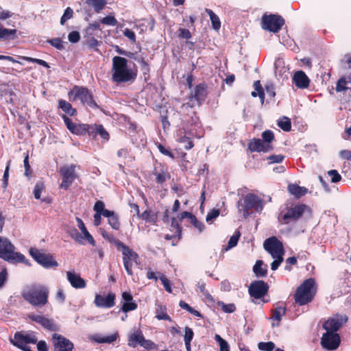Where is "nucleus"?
I'll return each instance as SVG.
<instances>
[{"mask_svg":"<svg viewBox=\"0 0 351 351\" xmlns=\"http://www.w3.org/2000/svg\"><path fill=\"white\" fill-rule=\"evenodd\" d=\"M104 217L108 218V223L112 229L114 230H119L121 228V222L117 213L113 210L106 209L104 213Z\"/></svg>","mask_w":351,"mask_h":351,"instance_id":"nucleus-24","label":"nucleus"},{"mask_svg":"<svg viewBox=\"0 0 351 351\" xmlns=\"http://www.w3.org/2000/svg\"><path fill=\"white\" fill-rule=\"evenodd\" d=\"M115 294L109 293L106 296L97 294L95 298L94 303L99 308H111L115 304Z\"/></svg>","mask_w":351,"mask_h":351,"instance_id":"nucleus-21","label":"nucleus"},{"mask_svg":"<svg viewBox=\"0 0 351 351\" xmlns=\"http://www.w3.org/2000/svg\"><path fill=\"white\" fill-rule=\"evenodd\" d=\"M144 336L141 330H137L128 335V346L130 348H136L141 345Z\"/></svg>","mask_w":351,"mask_h":351,"instance_id":"nucleus-27","label":"nucleus"},{"mask_svg":"<svg viewBox=\"0 0 351 351\" xmlns=\"http://www.w3.org/2000/svg\"><path fill=\"white\" fill-rule=\"evenodd\" d=\"M178 142L180 143L184 144V149L186 150H189L194 147V143L191 138L186 136V135L180 136L178 139Z\"/></svg>","mask_w":351,"mask_h":351,"instance_id":"nucleus-43","label":"nucleus"},{"mask_svg":"<svg viewBox=\"0 0 351 351\" xmlns=\"http://www.w3.org/2000/svg\"><path fill=\"white\" fill-rule=\"evenodd\" d=\"M308 206L304 204H291L287 206V212L282 216V223L288 224L291 221H298L304 214Z\"/></svg>","mask_w":351,"mask_h":351,"instance_id":"nucleus-12","label":"nucleus"},{"mask_svg":"<svg viewBox=\"0 0 351 351\" xmlns=\"http://www.w3.org/2000/svg\"><path fill=\"white\" fill-rule=\"evenodd\" d=\"M67 129L73 134L84 135L88 134L90 137L97 136V125H89L86 123H75L66 115L62 117Z\"/></svg>","mask_w":351,"mask_h":351,"instance_id":"nucleus-7","label":"nucleus"},{"mask_svg":"<svg viewBox=\"0 0 351 351\" xmlns=\"http://www.w3.org/2000/svg\"><path fill=\"white\" fill-rule=\"evenodd\" d=\"M141 346L143 347L146 350H152V349H157L158 346L154 343L152 341L149 339H145L143 338V342Z\"/></svg>","mask_w":351,"mask_h":351,"instance_id":"nucleus-61","label":"nucleus"},{"mask_svg":"<svg viewBox=\"0 0 351 351\" xmlns=\"http://www.w3.org/2000/svg\"><path fill=\"white\" fill-rule=\"evenodd\" d=\"M86 3L93 7L95 12H100L107 4L106 0H86Z\"/></svg>","mask_w":351,"mask_h":351,"instance_id":"nucleus-39","label":"nucleus"},{"mask_svg":"<svg viewBox=\"0 0 351 351\" xmlns=\"http://www.w3.org/2000/svg\"><path fill=\"white\" fill-rule=\"evenodd\" d=\"M208 86L204 82L199 83L195 87L194 90L190 95V100L195 101L196 104L199 106L206 100L208 96Z\"/></svg>","mask_w":351,"mask_h":351,"instance_id":"nucleus-19","label":"nucleus"},{"mask_svg":"<svg viewBox=\"0 0 351 351\" xmlns=\"http://www.w3.org/2000/svg\"><path fill=\"white\" fill-rule=\"evenodd\" d=\"M206 12L210 16V19L211 21L213 29L215 30H219L221 27V21L218 16L213 10L210 9H206Z\"/></svg>","mask_w":351,"mask_h":351,"instance_id":"nucleus-40","label":"nucleus"},{"mask_svg":"<svg viewBox=\"0 0 351 351\" xmlns=\"http://www.w3.org/2000/svg\"><path fill=\"white\" fill-rule=\"evenodd\" d=\"M247 149L251 152H271L261 138H253L247 143Z\"/></svg>","mask_w":351,"mask_h":351,"instance_id":"nucleus-23","label":"nucleus"},{"mask_svg":"<svg viewBox=\"0 0 351 351\" xmlns=\"http://www.w3.org/2000/svg\"><path fill=\"white\" fill-rule=\"evenodd\" d=\"M278 126L285 132H289L291 130V119L287 117H282L277 123Z\"/></svg>","mask_w":351,"mask_h":351,"instance_id":"nucleus-41","label":"nucleus"},{"mask_svg":"<svg viewBox=\"0 0 351 351\" xmlns=\"http://www.w3.org/2000/svg\"><path fill=\"white\" fill-rule=\"evenodd\" d=\"M253 272L258 278L265 277L267 274V267L262 260H258L253 266Z\"/></svg>","mask_w":351,"mask_h":351,"instance_id":"nucleus-33","label":"nucleus"},{"mask_svg":"<svg viewBox=\"0 0 351 351\" xmlns=\"http://www.w3.org/2000/svg\"><path fill=\"white\" fill-rule=\"evenodd\" d=\"M269 285L263 280L253 281L249 286L248 292L251 297L260 299L267 294Z\"/></svg>","mask_w":351,"mask_h":351,"instance_id":"nucleus-18","label":"nucleus"},{"mask_svg":"<svg viewBox=\"0 0 351 351\" xmlns=\"http://www.w3.org/2000/svg\"><path fill=\"white\" fill-rule=\"evenodd\" d=\"M16 29H7L0 23V40H14L16 38Z\"/></svg>","mask_w":351,"mask_h":351,"instance_id":"nucleus-35","label":"nucleus"},{"mask_svg":"<svg viewBox=\"0 0 351 351\" xmlns=\"http://www.w3.org/2000/svg\"><path fill=\"white\" fill-rule=\"evenodd\" d=\"M293 82L295 86L300 89L308 88L310 84L308 77L302 71H298L294 73L293 76Z\"/></svg>","mask_w":351,"mask_h":351,"instance_id":"nucleus-22","label":"nucleus"},{"mask_svg":"<svg viewBox=\"0 0 351 351\" xmlns=\"http://www.w3.org/2000/svg\"><path fill=\"white\" fill-rule=\"evenodd\" d=\"M14 245L5 237H0V258L11 263H22L29 265V263L25 256L20 253L14 252Z\"/></svg>","mask_w":351,"mask_h":351,"instance_id":"nucleus-5","label":"nucleus"},{"mask_svg":"<svg viewBox=\"0 0 351 351\" xmlns=\"http://www.w3.org/2000/svg\"><path fill=\"white\" fill-rule=\"evenodd\" d=\"M261 136V140L264 143L265 145H266L270 151H272L274 149V147L271 143L275 140L274 132L270 130H267L263 132Z\"/></svg>","mask_w":351,"mask_h":351,"instance_id":"nucleus-36","label":"nucleus"},{"mask_svg":"<svg viewBox=\"0 0 351 351\" xmlns=\"http://www.w3.org/2000/svg\"><path fill=\"white\" fill-rule=\"evenodd\" d=\"M157 147L162 154L167 156L172 159L175 158L173 154L171 152L169 148H166L160 143H157Z\"/></svg>","mask_w":351,"mask_h":351,"instance_id":"nucleus-58","label":"nucleus"},{"mask_svg":"<svg viewBox=\"0 0 351 351\" xmlns=\"http://www.w3.org/2000/svg\"><path fill=\"white\" fill-rule=\"evenodd\" d=\"M45 190V186L43 182H36L34 189V195L35 199H40V195L43 191Z\"/></svg>","mask_w":351,"mask_h":351,"instance_id":"nucleus-45","label":"nucleus"},{"mask_svg":"<svg viewBox=\"0 0 351 351\" xmlns=\"http://www.w3.org/2000/svg\"><path fill=\"white\" fill-rule=\"evenodd\" d=\"M177 36L179 39H189L192 36L189 29L180 27L177 30Z\"/></svg>","mask_w":351,"mask_h":351,"instance_id":"nucleus-51","label":"nucleus"},{"mask_svg":"<svg viewBox=\"0 0 351 351\" xmlns=\"http://www.w3.org/2000/svg\"><path fill=\"white\" fill-rule=\"evenodd\" d=\"M122 254H123V260H127V261H133L134 262L136 263L139 256L138 254L133 251L131 248H130L128 246L125 245L124 243L121 246Z\"/></svg>","mask_w":351,"mask_h":351,"instance_id":"nucleus-32","label":"nucleus"},{"mask_svg":"<svg viewBox=\"0 0 351 351\" xmlns=\"http://www.w3.org/2000/svg\"><path fill=\"white\" fill-rule=\"evenodd\" d=\"M219 305L221 306L222 311L227 313H233L236 310V306L232 303L225 304L223 302H219Z\"/></svg>","mask_w":351,"mask_h":351,"instance_id":"nucleus-55","label":"nucleus"},{"mask_svg":"<svg viewBox=\"0 0 351 351\" xmlns=\"http://www.w3.org/2000/svg\"><path fill=\"white\" fill-rule=\"evenodd\" d=\"M159 274V278L160 280H161L163 286H164V288L165 289L169 292V293H171L172 292V289H171V282L169 281V280L162 274H160V273H158Z\"/></svg>","mask_w":351,"mask_h":351,"instance_id":"nucleus-56","label":"nucleus"},{"mask_svg":"<svg viewBox=\"0 0 351 351\" xmlns=\"http://www.w3.org/2000/svg\"><path fill=\"white\" fill-rule=\"evenodd\" d=\"M152 174L155 176L156 182L160 184H162L171 178L170 173L165 169H161L160 171L155 169L152 171Z\"/></svg>","mask_w":351,"mask_h":351,"instance_id":"nucleus-34","label":"nucleus"},{"mask_svg":"<svg viewBox=\"0 0 351 351\" xmlns=\"http://www.w3.org/2000/svg\"><path fill=\"white\" fill-rule=\"evenodd\" d=\"M327 173L330 177V181L332 183H337L342 179L341 176L335 169L329 170Z\"/></svg>","mask_w":351,"mask_h":351,"instance_id":"nucleus-49","label":"nucleus"},{"mask_svg":"<svg viewBox=\"0 0 351 351\" xmlns=\"http://www.w3.org/2000/svg\"><path fill=\"white\" fill-rule=\"evenodd\" d=\"M54 351H73V343L62 335L53 333L51 337Z\"/></svg>","mask_w":351,"mask_h":351,"instance_id":"nucleus-17","label":"nucleus"},{"mask_svg":"<svg viewBox=\"0 0 351 351\" xmlns=\"http://www.w3.org/2000/svg\"><path fill=\"white\" fill-rule=\"evenodd\" d=\"M11 164V160H8L7 162V165L5 169V171L3 176V184L2 186L3 189H6L8 184V178H9V170H10V166Z\"/></svg>","mask_w":351,"mask_h":351,"instance_id":"nucleus-57","label":"nucleus"},{"mask_svg":"<svg viewBox=\"0 0 351 351\" xmlns=\"http://www.w3.org/2000/svg\"><path fill=\"white\" fill-rule=\"evenodd\" d=\"M139 217L146 223L156 225L158 221V212H155L150 208H147L139 215Z\"/></svg>","mask_w":351,"mask_h":351,"instance_id":"nucleus-28","label":"nucleus"},{"mask_svg":"<svg viewBox=\"0 0 351 351\" xmlns=\"http://www.w3.org/2000/svg\"><path fill=\"white\" fill-rule=\"evenodd\" d=\"M156 317L158 320H167L170 322H172L171 317L167 313L166 308L160 306L159 308L156 309Z\"/></svg>","mask_w":351,"mask_h":351,"instance_id":"nucleus-42","label":"nucleus"},{"mask_svg":"<svg viewBox=\"0 0 351 351\" xmlns=\"http://www.w3.org/2000/svg\"><path fill=\"white\" fill-rule=\"evenodd\" d=\"M262 204L263 200L256 195L254 193H248L245 196L243 202L239 204L238 208L240 212L243 213L244 216L246 217L249 215V210L255 206L262 208Z\"/></svg>","mask_w":351,"mask_h":351,"instance_id":"nucleus-13","label":"nucleus"},{"mask_svg":"<svg viewBox=\"0 0 351 351\" xmlns=\"http://www.w3.org/2000/svg\"><path fill=\"white\" fill-rule=\"evenodd\" d=\"M263 247L274 258V261L271 263V270H276L284 260L285 250L282 243L276 237H271L264 241Z\"/></svg>","mask_w":351,"mask_h":351,"instance_id":"nucleus-4","label":"nucleus"},{"mask_svg":"<svg viewBox=\"0 0 351 351\" xmlns=\"http://www.w3.org/2000/svg\"><path fill=\"white\" fill-rule=\"evenodd\" d=\"M215 339L219 343V351H230V347L228 342L223 339L219 335L216 334Z\"/></svg>","mask_w":351,"mask_h":351,"instance_id":"nucleus-46","label":"nucleus"},{"mask_svg":"<svg viewBox=\"0 0 351 351\" xmlns=\"http://www.w3.org/2000/svg\"><path fill=\"white\" fill-rule=\"evenodd\" d=\"M101 23L106 25L115 26L117 25V20L114 16H107L100 20Z\"/></svg>","mask_w":351,"mask_h":351,"instance_id":"nucleus-50","label":"nucleus"},{"mask_svg":"<svg viewBox=\"0 0 351 351\" xmlns=\"http://www.w3.org/2000/svg\"><path fill=\"white\" fill-rule=\"evenodd\" d=\"M58 108L59 109H61L62 112H64V114H68L69 116L73 117L75 116L77 114V110L75 108H73L72 105L64 99H59L58 101Z\"/></svg>","mask_w":351,"mask_h":351,"instance_id":"nucleus-30","label":"nucleus"},{"mask_svg":"<svg viewBox=\"0 0 351 351\" xmlns=\"http://www.w3.org/2000/svg\"><path fill=\"white\" fill-rule=\"evenodd\" d=\"M258 348L261 351H272L275 348V343L272 341L259 342Z\"/></svg>","mask_w":351,"mask_h":351,"instance_id":"nucleus-47","label":"nucleus"},{"mask_svg":"<svg viewBox=\"0 0 351 351\" xmlns=\"http://www.w3.org/2000/svg\"><path fill=\"white\" fill-rule=\"evenodd\" d=\"M93 210L95 212L93 216L94 225L95 226H99L101 223V215L104 216V213L106 210L104 202L101 200H97L93 206Z\"/></svg>","mask_w":351,"mask_h":351,"instance_id":"nucleus-25","label":"nucleus"},{"mask_svg":"<svg viewBox=\"0 0 351 351\" xmlns=\"http://www.w3.org/2000/svg\"><path fill=\"white\" fill-rule=\"evenodd\" d=\"M10 342L23 351H33L28 346L29 343L37 344L38 351H48L46 342L43 340L38 341L36 337L34 334L25 335L21 332H16L14 334V339H10Z\"/></svg>","mask_w":351,"mask_h":351,"instance_id":"nucleus-3","label":"nucleus"},{"mask_svg":"<svg viewBox=\"0 0 351 351\" xmlns=\"http://www.w3.org/2000/svg\"><path fill=\"white\" fill-rule=\"evenodd\" d=\"M315 284V282L313 278H308L305 280L298 287L294 294V299L296 304L300 306H303L313 300L315 295V293L313 291V288Z\"/></svg>","mask_w":351,"mask_h":351,"instance_id":"nucleus-6","label":"nucleus"},{"mask_svg":"<svg viewBox=\"0 0 351 351\" xmlns=\"http://www.w3.org/2000/svg\"><path fill=\"white\" fill-rule=\"evenodd\" d=\"M341 343V338L338 333L326 331L321 338L322 346L327 350L337 349Z\"/></svg>","mask_w":351,"mask_h":351,"instance_id":"nucleus-16","label":"nucleus"},{"mask_svg":"<svg viewBox=\"0 0 351 351\" xmlns=\"http://www.w3.org/2000/svg\"><path fill=\"white\" fill-rule=\"evenodd\" d=\"M287 190L290 194L295 198L299 199L304 196L308 193V189L304 186H300L297 184H290L287 186Z\"/></svg>","mask_w":351,"mask_h":351,"instance_id":"nucleus-29","label":"nucleus"},{"mask_svg":"<svg viewBox=\"0 0 351 351\" xmlns=\"http://www.w3.org/2000/svg\"><path fill=\"white\" fill-rule=\"evenodd\" d=\"M190 222L199 230V232H202L205 228L204 224L202 221H199L195 215L190 220Z\"/></svg>","mask_w":351,"mask_h":351,"instance_id":"nucleus-59","label":"nucleus"},{"mask_svg":"<svg viewBox=\"0 0 351 351\" xmlns=\"http://www.w3.org/2000/svg\"><path fill=\"white\" fill-rule=\"evenodd\" d=\"M101 234L104 239L107 240L108 242L113 243L117 247V249H120L121 246L123 244V242L116 239L112 234L109 233L104 229L101 230Z\"/></svg>","mask_w":351,"mask_h":351,"instance_id":"nucleus-38","label":"nucleus"},{"mask_svg":"<svg viewBox=\"0 0 351 351\" xmlns=\"http://www.w3.org/2000/svg\"><path fill=\"white\" fill-rule=\"evenodd\" d=\"M66 276L69 282L73 287L75 289H82L86 287L85 280L74 271H67Z\"/></svg>","mask_w":351,"mask_h":351,"instance_id":"nucleus-26","label":"nucleus"},{"mask_svg":"<svg viewBox=\"0 0 351 351\" xmlns=\"http://www.w3.org/2000/svg\"><path fill=\"white\" fill-rule=\"evenodd\" d=\"M97 134H99L103 139L107 141L110 137L108 132L106 130L102 125H97Z\"/></svg>","mask_w":351,"mask_h":351,"instance_id":"nucleus-62","label":"nucleus"},{"mask_svg":"<svg viewBox=\"0 0 351 351\" xmlns=\"http://www.w3.org/2000/svg\"><path fill=\"white\" fill-rule=\"evenodd\" d=\"M76 166L74 164L69 165H64L59 170L60 175L62 178V182L60 188L67 190L78 178L75 171Z\"/></svg>","mask_w":351,"mask_h":351,"instance_id":"nucleus-11","label":"nucleus"},{"mask_svg":"<svg viewBox=\"0 0 351 351\" xmlns=\"http://www.w3.org/2000/svg\"><path fill=\"white\" fill-rule=\"evenodd\" d=\"M24 167H25V176L27 177H30L32 173V171L31 169V167L29 162V154L28 152L25 153L24 157Z\"/></svg>","mask_w":351,"mask_h":351,"instance_id":"nucleus-53","label":"nucleus"},{"mask_svg":"<svg viewBox=\"0 0 351 351\" xmlns=\"http://www.w3.org/2000/svg\"><path fill=\"white\" fill-rule=\"evenodd\" d=\"M285 23V19L278 14H265L261 18V27L272 33H278Z\"/></svg>","mask_w":351,"mask_h":351,"instance_id":"nucleus-8","label":"nucleus"},{"mask_svg":"<svg viewBox=\"0 0 351 351\" xmlns=\"http://www.w3.org/2000/svg\"><path fill=\"white\" fill-rule=\"evenodd\" d=\"M73 10L70 7H68L64 10L63 15L60 19V24L64 25L65 23L69 20L73 18Z\"/></svg>","mask_w":351,"mask_h":351,"instance_id":"nucleus-48","label":"nucleus"},{"mask_svg":"<svg viewBox=\"0 0 351 351\" xmlns=\"http://www.w3.org/2000/svg\"><path fill=\"white\" fill-rule=\"evenodd\" d=\"M73 95H74V100L78 99L82 103L88 105L93 109L99 108V106L94 100L93 94L87 88L75 86L73 89L69 92V97Z\"/></svg>","mask_w":351,"mask_h":351,"instance_id":"nucleus-9","label":"nucleus"},{"mask_svg":"<svg viewBox=\"0 0 351 351\" xmlns=\"http://www.w3.org/2000/svg\"><path fill=\"white\" fill-rule=\"evenodd\" d=\"M117 156L119 158L123 160H126L128 158H132V156L130 154V149L127 148H123L118 151Z\"/></svg>","mask_w":351,"mask_h":351,"instance_id":"nucleus-60","label":"nucleus"},{"mask_svg":"<svg viewBox=\"0 0 351 351\" xmlns=\"http://www.w3.org/2000/svg\"><path fill=\"white\" fill-rule=\"evenodd\" d=\"M47 43L58 50H62L64 48L62 40L59 38L48 40Z\"/></svg>","mask_w":351,"mask_h":351,"instance_id":"nucleus-54","label":"nucleus"},{"mask_svg":"<svg viewBox=\"0 0 351 351\" xmlns=\"http://www.w3.org/2000/svg\"><path fill=\"white\" fill-rule=\"evenodd\" d=\"M23 298L34 306H43L48 302L49 289L41 285H33L24 290Z\"/></svg>","mask_w":351,"mask_h":351,"instance_id":"nucleus-2","label":"nucleus"},{"mask_svg":"<svg viewBox=\"0 0 351 351\" xmlns=\"http://www.w3.org/2000/svg\"><path fill=\"white\" fill-rule=\"evenodd\" d=\"M240 232L239 231H237L234 234H233L228 241V247L232 248L237 245L239 239L240 237Z\"/></svg>","mask_w":351,"mask_h":351,"instance_id":"nucleus-63","label":"nucleus"},{"mask_svg":"<svg viewBox=\"0 0 351 351\" xmlns=\"http://www.w3.org/2000/svg\"><path fill=\"white\" fill-rule=\"evenodd\" d=\"M112 80L117 84L133 82L136 78V72L128 66V60L121 56L112 58Z\"/></svg>","mask_w":351,"mask_h":351,"instance_id":"nucleus-1","label":"nucleus"},{"mask_svg":"<svg viewBox=\"0 0 351 351\" xmlns=\"http://www.w3.org/2000/svg\"><path fill=\"white\" fill-rule=\"evenodd\" d=\"M137 304L132 300L128 302H124L122 304L121 310L124 313H127L131 311H134L137 308Z\"/></svg>","mask_w":351,"mask_h":351,"instance_id":"nucleus-52","label":"nucleus"},{"mask_svg":"<svg viewBox=\"0 0 351 351\" xmlns=\"http://www.w3.org/2000/svg\"><path fill=\"white\" fill-rule=\"evenodd\" d=\"M171 230L174 231V232H176V235H178L179 239L181 238L182 227L175 217H173L171 219Z\"/></svg>","mask_w":351,"mask_h":351,"instance_id":"nucleus-44","label":"nucleus"},{"mask_svg":"<svg viewBox=\"0 0 351 351\" xmlns=\"http://www.w3.org/2000/svg\"><path fill=\"white\" fill-rule=\"evenodd\" d=\"M286 313V308L285 307L278 306L271 310V319L273 321H276L277 323L272 322V327L278 326L282 319V316Z\"/></svg>","mask_w":351,"mask_h":351,"instance_id":"nucleus-31","label":"nucleus"},{"mask_svg":"<svg viewBox=\"0 0 351 351\" xmlns=\"http://www.w3.org/2000/svg\"><path fill=\"white\" fill-rule=\"evenodd\" d=\"M29 253L36 262L46 269L56 268L58 266V262L54 259L53 255L49 253H43L36 247H31L29 250Z\"/></svg>","mask_w":351,"mask_h":351,"instance_id":"nucleus-10","label":"nucleus"},{"mask_svg":"<svg viewBox=\"0 0 351 351\" xmlns=\"http://www.w3.org/2000/svg\"><path fill=\"white\" fill-rule=\"evenodd\" d=\"M86 45L89 48L94 49L97 51H99V49L97 48L99 45V41L94 37H89L86 40Z\"/></svg>","mask_w":351,"mask_h":351,"instance_id":"nucleus-64","label":"nucleus"},{"mask_svg":"<svg viewBox=\"0 0 351 351\" xmlns=\"http://www.w3.org/2000/svg\"><path fill=\"white\" fill-rule=\"evenodd\" d=\"M118 337V332H114L107 336L96 335L94 337V340L98 343H111L115 341Z\"/></svg>","mask_w":351,"mask_h":351,"instance_id":"nucleus-37","label":"nucleus"},{"mask_svg":"<svg viewBox=\"0 0 351 351\" xmlns=\"http://www.w3.org/2000/svg\"><path fill=\"white\" fill-rule=\"evenodd\" d=\"M193 105L184 103L181 106V119L183 125L189 126L197 123V117Z\"/></svg>","mask_w":351,"mask_h":351,"instance_id":"nucleus-15","label":"nucleus"},{"mask_svg":"<svg viewBox=\"0 0 351 351\" xmlns=\"http://www.w3.org/2000/svg\"><path fill=\"white\" fill-rule=\"evenodd\" d=\"M348 316L337 313L329 317L322 325V328L328 332H337L346 322Z\"/></svg>","mask_w":351,"mask_h":351,"instance_id":"nucleus-14","label":"nucleus"},{"mask_svg":"<svg viewBox=\"0 0 351 351\" xmlns=\"http://www.w3.org/2000/svg\"><path fill=\"white\" fill-rule=\"evenodd\" d=\"M28 317L32 321L38 323L49 331H56L58 329V326L55 324L53 319H49L43 315L29 314Z\"/></svg>","mask_w":351,"mask_h":351,"instance_id":"nucleus-20","label":"nucleus"}]
</instances>
